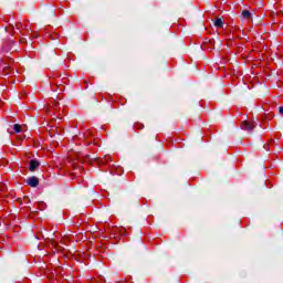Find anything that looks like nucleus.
Masks as SVG:
<instances>
[{"label": "nucleus", "mask_w": 283, "mask_h": 283, "mask_svg": "<svg viewBox=\"0 0 283 283\" xmlns=\"http://www.w3.org/2000/svg\"><path fill=\"white\" fill-rule=\"evenodd\" d=\"M126 233L127 229L123 227H113L111 230V235H113L114 240H116L117 242H119L120 238H123V235H126Z\"/></svg>", "instance_id": "nucleus-1"}, {"label": "nucleus", "mask_w": 283, "mask_h": 283, "mask_svg": "<svg viewBox=\"0 0 283 283\" xmlns=\"http://www.w3.org/2000/svg\"><path fill=\"white\" fill-rule=\"evenodd\" d=\"M51 283H67V280L63 279V274H61V268H57L52 274L50 275Z\"/></svg>", "instance_id": "nucleus-2"}, {"label": "nucleus", "mask_w": 283, "mask_h": 283, "mask_svg": "<svg viewBox=\"0 0 283 283\" xmlns=\"http://www.w3.org/2000/svg\"><path fill=\"white\" fill-rule=\"evenodd\" d=\"M241 129H243L244 132H253V129H255V123L251 120H243L241 123Z\"/></svg>", "instance_id": "nucleus-3"}, {"label": "nucleus", "mask_w": 283, "mask_h": 283, "mask_svg": "<svg viewBox=\"0 0 283 283\" xmlns=\"http://www.w3.org/2000/svg\"><path fill=\"white\" fill-rule=\"evenodd\" d=\"M69 78L67 77H63L62 80L59 77H55L53 82H51V85L55 87H61V90H63V85H66V83H69Z\"/></svg>", "instance_id": "nucleus-4"}, {"label": "nucleus", "mask_w": 283, "mask_h": 283, "mask_svg": "<svg viewBox=\"0 0 283 283\" xmlns=\"http://www.w3.org/2000/svg\"><path fill=\"white\" fill-rule=\"evenodd\" d=\"M15 28L20 31V32H24V30L27 32H30V23L28 21H23V22H17L15 23Z\"/></svg>", "instance_id": "nucleus-5"}, {"label": "nucleus", "mask_w": 283, "mask_h": 283, "mask_svg": "<svg viewBox=\"0 0 283 283\" xmlns=\"http://www.w3.org/2000/svg\"><path fill=\"white\" fill-rule=\"evenodd\" d=\"M203 50H214L216 41L213 39H206L202 44Z\"/></svg>", "instance_id": "nucleus-6"}, {"label": "nucleus", "mask_w": 283, "mask_h": 283, "mask_svg": "<svg viewBox=\"0 0 283 283\" xmlns=\"http://www.w3.org/2000/svg\"><path fill=\"white\" fill-rule=\"evenodd\" d=\"M112 176H123V167L113 165L109 167Z\"/></svg>", "instance_id": "nucleus-7"}, {"label": "nucleus", "mask_w": 283, "mask_h": 283, "mask_svg": "<svg viewBox=\"0 0 283 283\" xmlns=\"http://www.w3.org/2000/svg\"><path fill=\"white\" fill-rule=\"evenodd\" d=\"M112 160V157L109 155H105L103 158H96L95 163L98 165V167H103V165H107Z\"/></svg>", "instance_id": "nucleus-8"}, {"label": "nucleus", "mask_w": 283, "mask_h": 283, "mask_svg": "<svg viewBox=\"0 0 283 283\" xmlns=\"http://www.w3.org/2000/svg\"><path fill=\"white\" fill-rule=\"evenodd\" d=\"M0 70L3 76H8L12 72V69L8 64H4L2 60H0Z\"/></svg>", "instance_id": "nucleus-9"}, {"label": "nucleus", "mask_w": 283, "mask_h": 283, "mask_svg": "<svg viewBox=\"0 0 283 283\" xmlns=\"http://www.w3.org/2000/svg\"><path fill=\"white\" fill-rule=\"evenodd\" d=\"M40 165L41 164L39 163V160L32 159V160L29 161V170L30 171H36V169H39Z\"/></svg>", "instance_id": "nucleus-10"}, {"label": "nucleus", "mask_w": 283, "mask_h": 283, "mask_svg": "<svg viewBox=\"0 0 283 283\" xmlns=\"http://www.w3.org/2000/svg\"><path fill=\"white\" fill-rule=\"evenodd\" d=\"M29 187H39V179L36 177H31L27 180Z\"/></svg>", "instance_id": "nucleus-11"}, {"label": "nucleus", "mask_w": 283, "mask_h": 283, "mask_svg": "<svg viewBox=\"0 0 283 283\" xmlns=\"http://www.w3.org/2000/svg\"><path fill=\"white\" fill-rule=\"evenodd\" d=\"M72 167H73L72 176H73V178H76V176H78L81 174V171H83V169L77 168L75 163L72 164Z\"/></svg>", "instance_id": "nucleus-12"}, {"label": "nucleus", "mask_w": 283, "mask_h": 283, "mask_svg": "<svg viewBox=\"0 0 283 283\" xmlns=\"http://www.w3.org/2000/svg\"><path fill=\"white\" fill-rule=\"evenodd\" d=\"M273 118H275V114L272 112L262 115V120H273Z\"/></svg>", "instance_id": "nucleus-13"}, {"label": "nucleus", "mask_w": 283, "mask_h": 283, "mask_svg": "<svg viewBox=\"0 0 283 283\" xmlns=\"http://www.w3.org/2000/svg\"><path fill=\"white\" fill-rule=\"evenodd\" d=\"M57 107H59V102L53 101V102H52V105H50V106L46 108L48 114H50V112H52V109H56Z\"/></svg>", "instance_id": "nucleus-14"}, {"label": "nucleus", "mask_w": 283, "mask_h": 283, "mask_svg": "<svg viewBox=\"0 0 283 283\" xmlns=\"http://www.w3.org/2000/svg\"><path fill=\"white\" fill-rule=\"evenodd\" d=\"M213 23H214V28H224V23L220 18H217Z\"/></svg>", "instance_id": "nucleus-15"}, {"label": "nucleus", "mask_w": 283, "mask_h": 283, "mask_svg": "<svg viewBox=\"0 0 283 283\" xmlns=\"http://www.w3.org/2000/svg\"><path fill=\"white\" fill-rule=\"evenodd\" d=\"M134 127H135V129H137V130L145 129V124H143V123H140V122H136V123L134 124Z\"/></svg>", "instance_id": "nucleus-16"}, {"label": "nucleus", "mask_w": 283, "mask_h": 283, "mask_svg": "<svg viewBox=\"0 0 283 283\" xmlns=\"http://www.w3.org/2000/svg\"><path fill=\"white\" fill-rule=\"evenodd\" d=\"M242 17H243V19L250 20L251 19V12L249 10H243L242 11Z\"/></svg>", "instance_id": "nucleus-17"}, {"label": "nucleus", "mask_w": 283, "mask_h": 283, "mask_svg": "<svg viewBox=\"0 0 283 283\" xmlns=\"http://www.w3.org/2000/svg\"><path fill=\"white\" fill-rule=\"evenodd\" d=\"M21 124H14L13 125V132H15V134H21Z\"/></svg>", "instance_id": "nucleus-18"}, {"label": "nucleus", "mask_w": 283, "mask_h": 283, "mask_svg": "<svg viewBox=\"0 0 283 283\" xmlns=\"http://www.w3.org/2000/svg\"><path fill=\"white\" fill-rule=\"evenodd\" d=\"M6 191H8V187H6L3 184H0V196L1 193H6Z\"/></svg>", "instance_id": "nucleus-19"}, {"label": "nucleus", "mask_w": 283, "mask_h": 283, "mask_svg": "<svg viewBox=\"0 0 283 283\" xmlns=\"http://www.w3.org/2000/svg\"><path fill=\"white\" fill-rule=\"evenodd\" d=\"M50 244H52L54 247V249H56V247H59V242L54 239H49Z\"/></svg>", "instance_id": "nucleus-20"}, {"label": "nucleus", "mask_w": 283, "mask_h": 283, "mask_svg": "<svg viewBox=\"0 0 283 283\" xmlns=\"http://www.w3.org/2000/svg\"><path fill=\"white\" fill-rule=\"evenodd\" d=\"M279 113L283 116V106L279 107Z\"/></svg>", "instance_id": "nucleus-21"}, {"label": "nucleus", "mask_w": 283, "mask_h": 283, "mask_svg": "<svg viewBox=\"0 0 283 283\" xmlns=\"http://www.w3.org/2000/svg\"><path fill=\"white\" fill-rule=\"evenodd\" d=\"M32 36H33V39H38L39 34L38 33H33Z\"/></svg>", "instance_id": "nucleus-22"}, {"label": "nucleus", "mask_w": 283, "mask_h": 283, "mask_svg": "<svg viewBox=\"0 0 283 283\" xmlns=\"http://www.w3.org/2000/svg\"><path fill=\"white\" fill-rule=\"evenodd\" d=\"M20 42H21V43H25V39L21 38V39H20Z\"/></svg>", "instance_id": "nucleus-23"}, {"label": "nucleus", "mask_w": 283, "mask_h": 283, "mask_svg": "<svg viewBox=\"0 0 283 283\" xmlns=\"http://www.w3.org/2000/svg\"><path fill=\"white\" fill-rule=\"evenodd\" d=\"M2 106H3V101L0 99V107H2Z\"/></svg>", "instance_id": "nucleus-24"}, {"label": "nucleus", "mask_w": 283, "mask_h": 283, "mask_svg": "<svg viewBox=\"0 0 283 283\" xmlns=\"http://www.w3.org/2000/svg\"><path fill=\"white\" fill-rule=\"evenodd\" d=\"M53 90V92H56V88H52Z\"/></svg>", "instance_id": "nucleus-25"}]
</instances>
